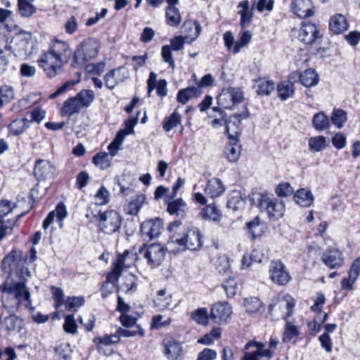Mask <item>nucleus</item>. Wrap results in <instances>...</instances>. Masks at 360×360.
Here are the masks:
<instances>
[{"mask_svg":"<svg viewBox=\"0 0 360 360\" xmlns=\"http://www.w3.org/2000/svg\"><path fill=\"white\" fill-rule=\"evenodd\" d=\"M0 290L7 295L8 299L13 300L16 309L23 306L27 309L32 305L31 293L25 280L15 281L7 278L0 285Z\"/></svg>","mask_w":360,"mask_h":360,"instance_id":"1","label":"nucleus"},{"mask_svg":"<svg viewBox=\"0 0 360 360\" xmlns=\"http://www.w3.org/2000/svg\"><path fill=\"white\" fill-rule=\"evenodd\" d=\"M202 246V235L200 230L195 227L188 229L183 236L178 233H173L167 243V249L173 252L185 249L198 251Z\"/></svg>","mask_w":360,"mask_h":360,"instance_id":"2","label":"nucleus"},{"mask_svg":"<svg viewBox=\"0 0 360 360\" xmlns=\"http://www.w3.org/2000/svg\"><path fill=\"white\" fill-rule=\"evenodd\" d=\"M250 200L262 212L265 211L271 219H278L284 215L283 202L271 198L266 192L254 191L250 195Z\"/></svg>","mask_w":360,"mask_h":360,"instance_id":"3","label":"nucleus"},{"mask_svg":"<svg viewBox=\"0 0 360 360\" xmlns=\"http://www.w3.org/2000/svg\"><path fill=\"white\" fill-rule=\"evenodd\" d=\"M12 51L15 56L20 59H26L37 51V41L29 32H19L14 37Z\"/></svg>","mask_w":360,"mask_h":360,"instance_id":"4","label":"nucleus"},{"mask_svg":"<svg viewBox=\"0 0 360 360\" xmlns=\"http://www.w3.org/2000/svg\"><path fill=\"white\" fill-rule=\"evenodd\" d=\"M95 99V94L91 89H83L78 92L75 97L68 98L65 101L62 113L71 116L77 113L82 108H89Z\"/></svg>","mask_w":360,"mask_h":360,"instance_id":"5","label":"nucleus"},{"mask_svg":"<svg viewBox=\"0 0 360 360\" xmlns=\"http://www.w3.org/2000/svg\"><path fill=\"white\" fill-rule=\"evenodd\" d=\"M295 307L294 300L290 296L278 295L271 300L269 312L274 318L286 319L290 316Z\"/></svg>","mask_w":360,"mask_h":360,"instance_id":"6","label":"nucleus"},{"mask_svg":"<svg viewBox=\"0 0 360 360\" xmlns=\"http://www.w3.org/2000/svg\"><path fill=\"white\" fill-rule=\"evenodd\" d=\"M99 49L98 41L94 38H87L79 44L74 54V67L82 65L85 62L94 58Z\"/></svg>","mask_w":360,"mask_h":360,"instance_id":"7","label":"nucleus"},{"mask_svg":"<svg viewBox=\"0 0 360 360\" xmlns=\"http://www.w3.org/2000/svg\"><path fill=\"white\" fill-rule=\"evenodd\" d=\"M122 223L120 213L115 210H107L98 213V228L105 234L119 233Z\"/></svg>","mask_w":360,"mask_h":360,"instance_id":"8","label":"nucleus"},{"mask_svg":"<svg viewBox=\"0 0 360 360\" xmlns=\"http://www.w3.org/2000/svg\"><path fill=\"white\" fill-rule=\"evenodd\" d=\"M39 65L43 68L49 77H54L57 75L63 67L64 63L52 51L49 50L41 56L38 60Z\"/></svg>","mask_w":360,"mask_h":360,"instance_id":"9","label":"nucleus"},{"mask_svg":"<svg viewBox=\"0 0 360 360\" xmlns=\"http://www.w3.org/2000/svg\"><path fill=\"white\" fill-rule=\"evenodd\" d=\"M139 254L147 259L148 264L156 267L161 264L165 257V250L160 244H151L139 249Z\"/></svg>","mask_w":360,"mask_h":360,"instance_id":"10","label":"nucleus"},{"mask_svg":"<svg viewBox=\"0 0 360 360\" xmlns=\"http://www.w3.org/2000/svg\"><path fill=\"white\" fill-rule=\"evenodd\" d=\"M243 99V92L239 88L224 89L217 97L218 104L224 109H231Z\"/></svg>","mask_w":360,"mask_h":360,"instance_id":"11","label":"nucleus"},{"mask_svg":"<svg viewBox=\"0 0 360 360\" xmlns=\"http://www.w3.org/2000/svg\"><path fill=\"white\" fill-rule=\"evenodd\" d=\"M270 278L278 285H284L291 279L285 265L281 261H272L269 267Z\"/></svg>","mask_w":360,"mask_h":360,"instance_id":"12","label":"nucleus"},{"mask_svg":"<svg viewBox=\"0 0 360 360\" xmlns=\"http://www.w3.org/2000/svg\"><path fill=\"white\" fill-rule=\"evenodd\" d=\"M321 37L317 26L312 22H303L299 32V39L305 44L316 43Z\"/></svg>","mask_w":360,"mask_h":360,"instance_id":"13","label":"nucleus"},{"mask_svg":"<svg viewBox=\"0 0 360 360\" xmlns=\"http://www.w3.org/2000/svg\"><path fill=\"white\" fill-rule=\"evenodd\" d=\"M232 314V308L227 302H217L211 308L210 318L218 324L226 323Z\"/></svg>","mask_w":360,"mask_h":360,"instance_id":"14","label":"nucleus"},{"mask_svg":"<svg viewBox=\"0 0 360 360\" xmlns=\"http://www.w3.org/2000/svg\"><path fill=\"white\" fill-rule=\"evenodd\" d=\"M250 116L248 109L245 107V110L240 113H236L230 116L229 119L226 121V132L229 139L234 140L240 133V122L243 119H246Z\"/></svg>","mask_w":360,"mask_h":360,"instance_id":"15","label":"nucleus"},{"mask_svg":"<svg viewBox=\"0 0 360 360\" xmlns=\"http://www.w3.org/2000/svg\"><path fill=\"white\" fill-rule=\"evenodd\" d=\"M129 71L124 67H120L109 71L104 77L105 86L113 89L120 83L129 77Z\"/></svg>","mask_w":360,"mask_h":360,"instance_id":"16","label":"nucleus"},{"mask_svg":"<svg viewBox=\"0 0 360 360\" xmlns=\"http://www.w3.org/2000/svg\"><path fill=\"white\" fill-rule=\"evenodd\" d=\"M323 263L330 269H338L344 264L342 253L338 249H328L322 255Z\"/></svg>","mask_w":360,"mask_h":360,"instance_id":"17","label":"nucleus"},{"mask_svg":"<svg viewBox=\"0 0 360 360\" xmlns=\"http://www.w3.org/2000/svg\"><path fill=\"white\" fill-rule=\"evenodd\" d=\"M49 50L64 63H68L72 56V51L68 43L59 39H54L51 42Z\"/></svg>","mask_w":360,"mask_h":360,"instance_id":"18","label":"nucleus"},{"mask_svg":"<svg viewBox=\"0 0 360 360\" xmlns=\"http://www.w3.org/2000/svg\"><path fill=\"white\" fill-rule=\"evenodd\" d=\"M55 167L46 160H38L34 168V174L39 180L51 179L53 176Z\"/></svg>","mask_w":360,"mask_h":360,"instance_id":"19","label":"nucleus"},{"mask_svg":"<svg viewBox=\"0 0 360 360\" xmlns=\"http://www.w3.org/2000/svg\"><path fill=\"white\" fill-rule=\"evenodd\" d=\"M161 229V220H149L142 223L141 226V233L142 237L145 239L148 238L151 240L160 234Z\"/></svg>","mask_w":360,"mask_h":360,"instance_id":"20","label":"nucleus"},{"mask_svg":"<svg viewBox=\"0 0 360 360\" xmlns=\"http://www.w3.org/2000/svg\"><path fill=\"white\" fill-rule=\"evenodd\" d=\"M290 78L292 80H295V79L299 78L301 84L305 87L316 86L319 81V75L316 70L311 68L306 70L302 74L294 72L291 73Z\"/></svg>","mask_w":360,"mask_h":360,"instance_id":"21","label":"nucleus"},{"mask_svg":"<svg viewBox=\"0 0 360 360\" xmlns=\"http://www.w3.org/2000/svg\"><path fill=\"white\" fill-rule=\"evenodd\" d=\"M262 347V342L255 340L248 342L244 347L241 360H259L262 357L264 358L261 351Z\"/></svg>","mask_w":360,"mask_h":360,"instance_id":"22","label":"nucleus"},{"mask_svg":"<svg viewBox=\"0 0 360 360\" xmlns=\"http://www.w3.org/2000/svg\"><path fill=\"white\" fill-rule=\"evenodd\" d=\"M130 252L125 250L123 254H118L116 259L112 263V270L107 275V281L112 282L117 281L123 269L127 266L125 264L126 258L129 255Z\"/></svg>","mask_w":360,"mask_h":360,"instance_id":"23","label":"nucleus"},{"mask_svg":"<svg viewBox=\"0 0 360 360\" xmlns=\"http://www.w3.org/2000/svg\"><path fill=\"white\" fill-rule=\"evenodd\" d=\"M291 8L293 13L301 18L312 16L314 13L311 0H293Z\"/></svg>","mask_w":360,"mask_h":360,"instance_id":"24","label":"nucleus"},{"mask_svg":"<svg viewBox=\"0 0 360 360\" xmlns=\"http://www.w3.org/2000/svg\"><path fill=\"white\" fill-rule=\"evenodd\" d=\"M202 30L201 25L198 21L188 20L184 22L181 26V32L187 43L195 41Z\"/></svg>","mask_w":360,"mask_h":360,"instance_id":"25","label":"nucleus"},{"mask_svg":"<svg viewBox=\"0 0 360 360\" xmlns=\"http://www.w3.org/2000/svg\"><path fill=\"white\" fill-rule=\"evenodd\" d=\"M360 274V257L356 258L352 263L349 271L348 278H344L341 281L342 289L349 290L357 280Z\"/></svg>","mask_w":360,"mask_h":360,"instance_id":"26","label":"nucleus"},{"mask_svg":"<svg viewBox=\"0 0 360 360\" xmlns=\"http://www.w3.org/2000/svg\"><path fill=\"white\" fill-rule=\"evenodd\" d=\"M165 355L169 360H178L182 354V347L179 342L169 338L164 340Z\"/></svg>","mask_w":360,"mask_h":360,"instance_id":"27","label":"nucleus"},{"mask_svg":"<svg viewBox=\"0 0 360 360\" xmlns=\"http://www.w3.org/2000/svg\"><path fill=\"white\" fill-rule=\"evenodd\" d=\"M225 191L223 182L218 178L209 180L205 188L206 195L212 198L219 197Z\"/></svg>","mask_w":360,"mask_h":360,"instance_id":"28","label":"nucleus"},{"mask_svg":"<svg viewBox=\"0 0 360 360\" xmlns=\"http://www.w3.org/2000/svg\"><path fill=\"white\" fill-rule=\"evenodd\" d=\"M167 211L172 215L183 218L187 211V205L182 198H178L167 202Z\"/></svg>","mask_w":360,"mask_h":360,"instance_id":"29","label":"nucleus"},{"mask_svg":"<svg viewBox=\"0 0 360 360\" xmlns=\"http://www.w3.org/2000/svg\"><path fill=\"white\" fill-rule=\"evenodd\" d=\"M145 200L146 197L143 194L136 195L124 205V213L129 215H136L142 207Z\"/></svg>","mask_w":360,"mask_h":360,"instance_id":"30","label":"nucleus"},{"mask_svg":"<svg viewBox=\"0 0 360 360\" xmlns=\"http://www.w3.org/2000/svg\"><path fill=\"white\" fill-rule=\"evenodd\" d=\"M248 231L249 237L252 239H255L263 235L264 232L265 226L261 222L259 217H256L252 221L246 224Z\"/></svg>","mask_w":360,"mask_h":360,"instance_id":"31","label":"nucleus"},{"mask_svg":"<svg viewBox=\"0 0 360 360\" xmlns=\"http://www.w3.org/2000/svg\"><path fill=\"white\" fill-rule=\"evenodd\" d=\"M295 202L302 207H309L314 202L311 191L307 188H300L294 195Z\"/></svg>","mask_w":360,"mask_h":360,"instance_id":"32","label":"nucleus"},{"mask_svg":"<svg viewBox=\"0 0 360 360\" xmlns=\"http://www.w3.org/2000/svg\"><path fill=\"white\" fill-rule=\"evenodd\" d=\"M201 94L202 90L199 87L189 86L178 92L177 101L182 104H186L191 98L198 97Z\"/></svg>","mask_w":360,"mask_h":360,"instance_id":"33","label":"nucleus"},{"mask_svg":"<svg viewBox=\"0 0 360 360\" xmlns=\"http://www.w3.org/2000/svg\"><path fill=\"white\" fill-rule=\"evenodd\" d=\"M30 125V120L28 117H25L12 121L8 126V129L11 134L18 136L28 129Z\"/></svg>","mask_w":360,"mask_h":360,"instance_id":"34","label":"nucleus"},{"mask_svg":"<svg viewBox=\"0 0 360 360\" xmlns=\"http://www.w3.org/2000/svg\"><path fill=\"white\" fill-rule=\"evenodd\" d=\"M200 215L203 219L213 221H219L222 217L220 210L214 204H210L202 208Z\"/></svg>","mask_w":360,"mask_h":360,"instance_id":"35","label":"nucleus"},{"mask_svg":"<svg viewBox=\"0 0 360 360\" xmlns=\"http://www.w3.org/2000/svg\"><path fill=\"white\" fill-rule=\"evenodd\" d=\"M245 204V198L240 191H233L228 196L227 207L233 211L242 209Z\"/></svg>","mask_w":360,"mask_h":360,"instance_id":"36","label":"nucleus"},{"mask_svg":"<svg viewBox=\"0 0 360 360\" xmlns=\"http://www.w3.org/2000/svg\"><path fill=\"white\" fill-rule=\"evenodd\" d=\"M330 145L329 139L323 136H316L309 139V148L313 153L320 152Z\"/></svg>","mask_w":360,"mask_h":360,"instance_id":"37","label":"nucleus"},{"mask_svg":"<svg viewBox=\"0 0 360 360\" xmlns=\"http://www.w3.org/2000/svg\"><path fill=\"white\" fill-rule=\"evenodd\" d=\"M348 24L346 18L341 14L333 16L329 23L330 30L335 34H340L346 30Z\"/></svg>","mask_w":360,"mask_h":360,"instance_id":"38","label":"nucleus"},{"mask_svg":"<svg viewBox=\"0 0 360 360\" xmlns=\"http://www.w3.org/2000/svg\"><path fill=\"white\" fill-rule=\"evenodd\" d=\"M172 295L167 292L165 290H160L158 291L157 295L154 299L155 306L159 310H164L167 309L172 304Z\"/></svg>","mask_w":360,"mask_h":360,"instance_id":"39","label":"nucleus"},{"mask_svg":"<svg viewBox=\"0 0 360 360\" xmlns=\"http://www.w3.org/2000/svg\"><path fill=\"white\" fill-rule=\"evenodd\" d=\"M266 260V257L260 254L257 250H254L251 254H245L242 258L241 267L243 269H248L252 262L262 263Z\"/></svg>","mask_w":360,"mask_h":360,"instance_id":"40","label":"nucleus"},{"mask_svg":"<svg viewBox=\"0 0 360 360\" xmlns=\"http://www.w3.org/2000/svg\"><path fill=\"white\" fill-rule=\"evenodd\" d=\"M244 307L249 314L262 313L264 307L262 302L257 297H249L244 300Z\"/></svg>","mask_w":360,"mask_h":360,"instance_id":"41","label":"nucleus"},{"mask_svg":"<svg viewBox=\"0 0 360 360\" xmlns=\"http://www.w3.org/2000/svg\"><path fill=\"white\" fill-rule=\"evenodd\" d=\"M294 85L289 81H283L277 86L278 96L282 101L290 98L294 93Z\"/></svg>","mask_w":360,"mask_h":360,"instance_id":"42","label":"nucleus"},{"mask_svg":"<svg viewBox=\"0 0 360 360\" xmlns=\"http://www.w3.org/2000/svg\"><path fill=\"white\" fill-rule=\"evenodd\" d=\"M255 82V88L259 95H269L275 88L274 82L271 80L259 78Z\"/></svg>","mask_w":360,"mask_h":360,"instance_id":"43","label":"nucleus"},{"mask_svg":"<svg viewBox=\"0 0 360 360\" xmlns=\"http://www.w3.org/2000/svg\"><path fill=\"white\" fill-rule=\"evenodd\" d=\"M31 0H18V11L21 16L30 18L37 12V8Z\"/></svg>","mask_w":360,"mask_h":360,"instance_id":"44","label":"nucleus"},{"mask_svg":"<svg viewBox=\"0 0 360 360\" xmlns=\"http://www.w3.org/2000/svg\"><path fill=\"white\" fill-rule=\"evenodd\" d=\"M226 146L225 149V155L229 162H236L240 155V145L236 140Z\"/></svg>","mask_w":360,"mask_h":360,"instance_id":"45","label":"nucleus"},{"mask_svg":"<svg viewBox=\"0 0 360 360\" xmlns=\"http://www.w3.org/2000/svg\"><path fill=\"white\" fill-rule=\"evenodd\" d=\"M300 334L299 328L292 323L287 321L285 324L284 331L282 337L283 342H289L296 339Z\"/></svg>","mask_w":360,"mask_h":360,"instance_id":"46","label":"nucleus"},{"mask_svg":"<svg viewBox=\"0 0 360 360\" xmlns=\"http://www.w3.org/2000/svg\"><path fill=\"white\" fill-rule=\"evenodd\" d=\"M97 345V349L101 351L102 346H108L117 343L120 341L119 334L117 332L115 334L105 335L103 337H96L93 340Z\"/></svg>","mask_w":360,"mask_h":360,"instance_id":"47","label":"nucleus"},{"mask_svg":"<svg viewBox=\"0 0 360 360\" xmlns=\"http://www.w3.org/2000/svg\"><path fill=\"white\" fill-rule=\"evenodd\" d=\"M312 124L314 129L317 131H323L330 126V122L326 115L322 112L314 115Z\"/></svg>","mask_w":360,"mask_h":360,"instance_id":"48","label":"nucleus"},{"mask_svg":"<svg viewBox=\"0 0 360 360\" xmlns=\"http://www.w3.org/2000/svg\"><path fill=\"white\" fill-rule=\"evenodd\" d=\"M167 24L172 27H177L181 22L179 11L175 6H168L166 10Z\"/></svg>","mask_w":360,"mask_h":360,"instance_id":"49","label":"nucleus"},{"mask_svg":"<svg viewBox=\"0 0 360 360\" xmlns=\"http://www.w3.org/2000/svg\"><path fill=\"white\" fill-rule=\"evenodd\" d=\"M112 160V158L110 156L109 153L106 152H101L97 153L93 158V162L100 169H105L110 166Z\"/></svg>","mask_w":360,"mask_h":360,"instance_id":"50","label":"nucleus"},{"mask_svg":"<svg viewBox=\"0 0 360 360\" xmlns=\"http://www.w3.org/2000/svg\"><path fill=\"white\" fill-rule=\"evenodd\" d=\"M221 335V330L219 327L214 328L210 333L204 335L198 340V343L210 345H212L214 340L219 339Z\"/></svg>","mask_w":360,"mask_h":360,"instance_id":"51","label":"nucleus"},{"mask_svg":"<svg viewBox=\"0 0 360 360\" xmlns=\"http://www.w3.org/2000/svg\"><path fill=\"white\" fill-rule=\"evenodd\" d=\"M14 90L12 86L4 85L0 87V108L14 98Z\"/></svg>","mask_w":360,"mask_h":360,"instance_id":"52","label":"nucleus"},{"mask_svg":"<svg viewBox=\"0 0 360 360\" xmlns=\"http://www.w3.org/2000/svg\"><path fill=\"white\" fill-rule=\"evenodd\" d=\"M347 120V116L345 111L342 109H334L332 116L331 122L338 129H341Z\"/></svg>","mask_w":360,"mask_h":360,"instance_id":"53","label":"nucleus"},{"mask_svg":"<svg viewBox=\"0 0 360 360\" xmlns=\"http://www.w3.org/2000/svg\"><path fill=\"white\" fill-rule=\"evenodd\" d=\"M117 333L119 334V338H120V337H132L136 335H139L142 337L144 335V330L139 325H136L134 327L131 328H119L117 330Z\"/></svg>","mask_w":360,"mask_h":360,"instance_id":"54","label":"nucleus"},{"mask_svg":"<svg viewBox=\"0 0 360 360\" xmlns=\"http://www.w3.org/2000/svg\"><path fill=\"white\" fill-rule=\"evenodd\" d=\"M279 344V340L277 338L271 337L269 342V348L265 349V344L262 342L263 345L261 351L262 352V355L264 356V358L268 360L271 359L274 356V350L277 348Z\"/></svg>","mask_w":360,"mask_h":360,"instance_id":"55","label":"nucleus"},{"mask_svg":"<svg viewBox=\"0 0 360 360\" xmlns=\"http://www.w3.org/2000/svg\"><path fill=\"white\" fill-rule=\"evenodd\" d=\"M84 304L83 297H69L66 299L65 305L66 309L69 311H76L77 309Z\"/></svg>","mask_w":360,"mask_h":360,"instance_id":"56","label":"nucleus"},{"mask_svg":"<svg viewBox=\"0 0 360 360\" xmlns=\"http://www.w3.org/2000/svg\"><path fill=\"white\" fill-rule=\"evenodd\" d=\"M191 318L196 323L200 325L208 323V312L206 308H198L191 314Z\"/></svg>","mask_w":360,"mask_h":360,"instance_id":"57","label":"nucleus"},{"mask_svg":"<svg viewBox=\"0 0 360 360\" xmlns=\"http://www.w3.org/2000/svg\"><path fill=\"white\" fill-rule=\"evenodd\" d=\"M181 122V115L174 112L167 120H165L163 128L166 131H169L176 127Z\"/></svg>","mask_w":360,"mask_h":360,"instance_id":"58","label":"nucleus"},{"mask_svg":"<svg viewBox=\"0 0 360 360\" xmlns=\"http://www.w3.org/2000/svg\"><path fill=\"white\" fill-rule=\"evenodd\" d=\"M63 328L68 333L75 335L77 331V325L72 314L65 316Z\"/></svg>","mask_w":360,"mask_h":360,"instance_id":"59","label":"nucleus"},{"mask_svg":"<svg viewBox=\"0 0 360 360\" xmlns=\"http://www.w3.org/2000/svg\"><path fill=\"white\" fill-rule=\"evenodd\" d=\"M51 292L54 300V305L56 309L60 308L65 302L64 300V293L60 288L52 286Z\"/></svg>","mask_w":360,"mask_h":360,"instance_id":"60","label":"nucleus"},{"mask_svg":"<svg viewBox=\"0 0 360 360\" xmlns=\"http://www.w3.org/2000/svg\"><path fill=\"white\" fill-rule=\"evenodd\" d=\"M216 269L219 274H226L229 271L230 264L227 256L222 255L216 261Z\"/></svg>","mask_w":360,"mask_h":360,"instance_id":"61","label":"nucleus"},{"mask_svg":"<svg viewBox=\"0 0 360 360\" xmlns=\"http://www.w3.org/2000/svg\"><path fill=\"white\" fill-rule=\"evenodd\" d=\"M95 198L96 204L105 205L109 202L110 193L104 186H101L96 193Z\"/></svg>","mask_w":360,"mask_h":360,"instance_id":"62","label":"nucleus"},{"mask_svg":"<svg viewBox=\"0 0 360 360\" xmlns=\"http://www.w3.org/2000/svg\"><path fill=\"white\" fill-rule=\"evenodd\" d=\"M275 192L279 197H287L294 192V189L289 183H282L276 186Z\"/></svg>","mask_w":360,"mask_h":360,"instance_id":"63","label":"nucleus"},{"mask_svg":"<svg viewBox=\"0 0 360 360\" xmlns=\"http://www.w3.org/2000/svg\"><path fill=\"white\" fill-rule=\"evenodd\" d=\"M223 288L226 292L228 297H233L237 292V283L233 278H229L225 281Z\"/></svg>","mask_w":360,"mask_h":360,"instance_id":"64","label":"nucleus"}]
</instances>
